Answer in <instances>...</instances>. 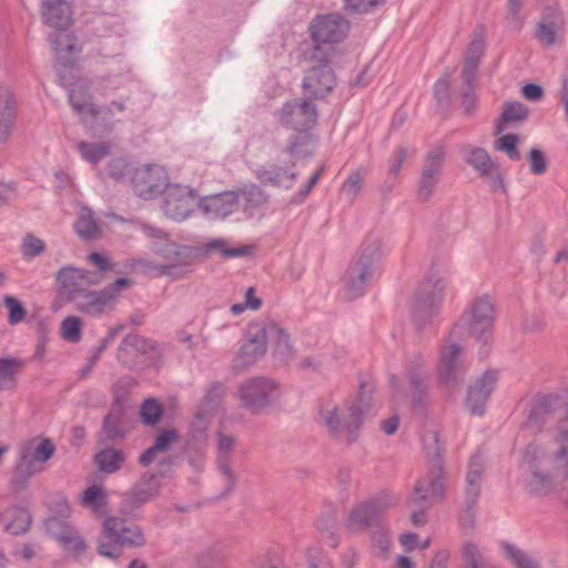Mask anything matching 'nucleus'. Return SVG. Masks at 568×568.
I'll list each match as a JSON object with an SVG mask.
<instances>
[{
    "mask_svg": "<svg viewBox=\"0 0 568 568\" xmlns=\"http://www.w3.org/2000/svg\"><path fill=\"white\" fill-rule=\"evenodd\" d=\"M109 534V530L103 529V535L98 541L97 551L103 557L115 559L121 556L122 547L118 540L111 538Z\"/></svg>",
    "mask_w": 568,
    "mask_h": 568,
    "instance_id": "52",
    "label": "nucleus"
},
{
    "mask_svg": "<svg viewBox=\"0 0 568 568\" xmlns=\"http://www.w3.org/2000/svg\"><path fill=\"white\" fill-rule=\"evenodd\" d=\"M226 240L215 239L205 244V250L207 252L219 251L224 258L243 257L250 255L252 252V246L250 245H241L232 248L226 247Z\"/></svg>",
    "mask_w": 568,
    "mask_h": 568,
    "instance_id": "46",
    "label": "nucleus"
},
{
    "mask_svg": "<svg viewBox=\"0 0 568 568\" xmlns=\"http://www.w3.org/2000/svg\"><path fill=\"white\" fill-rule=\"evenodd\" d=\"M265 328L266 344L268 341L274 343V356L281 362H288L293 356V346L288 334L281 328L274 321L261 322Z\"/></svg>",
    "mask_w": 568,
    "mask_h": 568,
    "instance_id": "29",
    "label": "nucleus"
},
{
    "mask_svg": "<svg viewBox=\"0 0 568 568\" xmlns=\"http://www.w3.org/2000/svg\"><path fill=\"white\" fill-rule=\"evenodd\" d=\"M317 108L306 97L303 100L293 99L284 103L278 112L281 124L296 132L312 130L317 124Z\"/></svg>",
    "mask_w": 568,
    "mask_h": 568,
    "instance_id": "12",
    "label": "nucleus"
},
{
    "mask_svg": "<svg viewBox=\"0 0 568 568\" xmlns=\"http://www.w3.org/2000/svg\"><path fill=\"white\" fill-rule=\"evenodd\" d=\"M3 303L9 310V324L16 325L24 320L27 311L20 301L13 296L6 295L3 297Z\"/></svg>",
    "mask_w": 568,
    "mask_h": 568,
    "instance_id": "58",
    "label": "nucleus"
},
{
    "mask_svg": "<svg viewBox=\"0 0 568 568\" xmlns=\"http://www.w3.org/2000/svg\"><path fill=\"white\" fill-rule=\"evenodd\" d=\"M497 372L486 371L473 385L469 386L466 406L471 415L481 416L486 410V402L495 388Z\"/></svg>",
    "mask_w": 568,
    "mask_h": 568,
    "instance_id": "25",
    "label": "nucleus"
},
{
    "mask_svg": "<svg viewBox=\"0 0 568 568\" xmlns=\"http://www.w3.org/2000/svg\"><path fill=\"white\" fill-rule=\"evenodd\" d=\"M74 230L83 240H92L99 235L100 229L90 209L84 207L81 210L80 216L74 223Z\"/></svg>",
    "mask_w": 568,
    "mask_h": 568,
    "instance_id": "44",
    "label": "nucleus"
},
{
    "mask_svg": "<svg viewBox=\"0 0 568 568\" xmlns=\"http://www.w3.org/2000/svg\"><path fill=\"white\" fill-rule=\"evenodd\" d=\"M131 184L139 197L150 200L162 193L168 185V175L162 166L146 164L134 170Z\"/></svg>",
    "mask_w": 568,
    "mask_h": 568,
    "instance_id": "15",
    "label": "nucleus"
},
{
    "mask_svg": "<svg viewBox=\"0 0 568 568\" xmlns=\"http://www.w3.org/2000/svg\"><path fill=\"white\" fill-rule=\"evenodd\" d=\"M148 354L161 355L160 345L146 337L129 334L118 347V362L129 369H135L141 364L140 357Z\"/></svg>",
    "mask_w": 568,
    "mask_h": 568,
    "instance_id": "19",
    "label": "nucleus"
},
{
    "mask_svg": "<svg viewBox=\"0 0 568 568\" xmlns=\"http://www.w3.org/2000/svg\"><path fill=\"white\" fill-rule=\"evenodd\" d=\"M465 160L481 176L490 175L495 169L490 155L483 148H470Z\"/></svg>",
    "mask_w": 568,
    "mask_h": 568,
    "instance_id": "42",
    "label": "nucleus"
},
{
    "mask_svg": "<svg viewBox=\"0 0 568 568\" xmlns=\"http://www.w3.org/2000/svg\"><path fill=\"white\" fill-rule=\"evenodd\" d=\"M241 192L246 204L254 209L261 207L268 201V194L256 184L244 186Z\"/></svg>",
    "mask_w": 568,
    "mask_h": 568,
    "instance_id": "54",
    "label": "nucleus"
},
{
    "mask_svg": "<svg viewBox=\"0 0 568 568\" xmlns=\"http://www.w3.org/2000/svg\"><path fill=\"white\" fill-rule=\"evenodd\" d=\"M519 138L517 134L508 133L495 141V149L505 152L513 161L520 160V152L517 149Z\"/></svg>",
    "mask_w": 568,
    "mask_h": 568,
    "instance_id": "53",
    "label": "nucleus"
},
{
    "mask_svg": "<svg viewBox=\"0 0 568 568\" xmlns=\"http://www.w3.org/2000/svg\"><path fill=\"white\" fill-rule=\"evenodd\" d=\"M363 180V174L358 170L351 172L342 185V192L348 196L351 201H354L362 189Z\"/></svg>",
    "mask_w": 568,
    "mask_h": 568,
    "instance_id": "61",
    "label": "nucleus"
},
{
    "mask_svg": "<svg viewBox=\"0 0 568 568\" xmlns=\"http://www.w3.org/2000/svg\"><path fill=\"white\" fill-rule=\"evenodd\" d=\"M485 469V456L480 450H477L469 458L468 470L466 474L465 496L469 497L470 504L478 501Z\"/></svg>",
    "mask_w": 568,
    "mask_h": 568,
    "instance_id": "28",
    "label": "nucleus"
},
{
    "mask_svg": "<svg viewBox=\"0 0 568 568\" xmlns=\"http://www.w3.org/2000/svg\"><path fill=\"white\" fill-rule=\"evenodd\" d=\"M556 420L552 436L558 432L562 422L568 423V402L556 395H544L534 399L530 413L524 427L532 435L539 434L545 425Z\"/></svg>",
    "mask_w": 568,
    "mask_h": 568,
    "instance_id": "10",
    "label": "nucleus"
},
{
    "mask_svg": "<svg viewBox=\"0 0 568 568\" xmlns=\"http://www.w3.org/2000/svg\"><path fill=\"white\" fill-rule=\"evenodd\" d=\"M495 322V308L489 296L484 295L475 298L453 327L449 339L471 336L486 347L491 339ZM488 349L481 348L480 356L486 357Z\"/></svg>",
    "mask_w": 568,
    "mask_h": 568,
    "instance_id": "4",
    "label": "nucleus"
},
{
    "mask_svg": "<svg viewBox=\"0 0 568 568\" xmlns=\"http://www.w3.org/2000/svg\"><path fill=\"white\" fill-rule=\"evenodd\" d=\"M334 47L314 44L303 52V59L310 63L304 71L302 90L310 100H321L327 97L336 84V77L331 67Z\"/></svg>",
    "mask_w": 568,
    "mask_h": 568,
    "instance_id": "3",
    "label": "nucleus"
},
{
    "mask_svg": "<svg viewBox=\"0 0 568 568\" xmlns=\"http://www.w3.org/2000/svg\"><path fill=\"white\" fill-rule=\"evenodd\" d=\"M72 303L79 312L89 316H101L114 308L103 288L100 291L87 290L82 294L73 296Z\"/></svg>",
    "mask_w": 568,
    "mask_h": 568,
    "instance_id": "27",
    "label": "nucleus"
},
{
    "mask_svg": "<svg viewBox=\"0 0 568 568\" xmlns=\"http://www.w3.org/2000/svg\"><path fill=\"white\" fill-rule=\"evenodd\" d=\"M501 548L506 559L511 562L514 568H540L539 562L532 556L517 546L503 542Z\"/></svg>",
    "mask_w": 568,
    "mask_h": 568,
    "instance_id": "41",
    "label": "nucleus"
},
{
    "mask_svg": "<svg viewBox=\"0 0 568 568\" xmlns=\"http://www.w3.org/2000/svg\"><path fill=\"white\" fill-rule=\"evenodd\" d=\"M399 503L392 490L383 489L356 504L347 516V527L366 530L382 528L386 513Z\"/></svg>",
    "mask_w": 568,
    "mask_h": 568,
    "instance_id": "7",
    "label": "nucleus"
},
{
    "mask_svg": "<svg viewBox=\"0 0 568 568\" xmlns=\"http://www.w3.org/2000/svg\"><path fill=\"white\" fill-rule=\"evenodd\" d=\"M55 278L60 284V294L69 302H72L73 296L85 292L89 286L101 282L99 273L73 266L61 267Z\"/></svg>",
    "mask_w": 568,
    "mask_h": 568,
    "instance_id": "14",
    "label": "nucleus"
},
{
    "mask_svg": "<svg viewBox=\"0 0 568 568\" xmlns=\"http://www.w3.org/2000/svg\"><path fill=\"white\" fill-rule=\"evenodd\" d=\"M235 438L222 432L217 433L216 468L225 481L224 490L217 498L230 495L236 485V476L231 468V456L234 450Z\"/></svg>",
    "mask_w": 568,
    "mask_h": 568,
    "instance_id": "23",
    "label": "nucleus"
},
{
    "mask_svg": "<svg viewBox=\"0 0 568 568\" xmlns=\"http://www.w3.org/2000/svg\"><path fill=\"white\" fill-rule=\"evenodd\" d=\"M126 460L124 450L115 447H109L99 450L94 455V464L99 471L103 474H114L119 471Z\"/></svg>",
    "mask_w": 568,
    "mask_h": 568,
    "instance_id": "32",
    "label": "nucleus"
},
{
    "mask_svg": "<svg viewBox=\"0 0 568 568\" xmlns=\"http://www.w3.org/2000/svg\"><path fill=\"white\" fill-rule=\"evenodd\" d=\"M42 17L49 27L64 30L71 22V10L64 0H42Z\"/></svg>",
    "mask_w": 568,
    "mask_h": 568,
    "instance_id": "30",
    "label": "nucleus"
},
{
    "mask_svg": "<svg viewBox=\"0 0 568 568\" xmlns=\"http://www.w3.org/2000/svg\"><path fill=\"white\" fill-rule=\"evenodd\" d=\"M16 123V101L9 90L0 93V143L7 142Z\"/></svg>",
    "mask_w": 568,
    "mask_h": 568,
    "instance_id": "33",
    "label": "nucleus"
},
{
    "mask_svg": "<svg viewBox=\"0 0 568 568\" xmlns=\"http://www.w3.org/2000/svg\"><path fill=\"white\" fill-rule=\"evenodd\" d=\"M239 205V194L234 191H226L209 195L200 202V209L210 219H224L232 214Z\"/></svg>",
    "mask_w": 568,
    "mask_h": 568,
    "instance_id": "26",
    "label": "nucleus"
},
{
    "mask_svg": "<svg viewBox=\"0 0 568 568\" xmlns=\"http://www.w3.org/2000/svg\"><path fill=\"white\" fill-rule=\"evenodd\" d=\"M241 406L251 414H262L280 398L278 383L265 376L244 381L237 389Z\"/></svg>",
    "mask_w": 568,
    "mask_h": 568,
    "instance_id": "9",
    "label": "nucleus"
},
{
    "mask_svg": "<svg viewBox=\"0 0 568 568\" xmlns=\"http://www.w3.org/2000/svg\"><path fill=\"white\" fill-rule=\"evenodd\" d=\"M561 27L552 22H539L536 29V37L542 44L551 47L556 43L557 34L561 31Z\"/></svg>",
    "mask_w": 568,
    "mask_h": 568,
    "instance_id": "55",
    "label": "nucleus"
},
{
    "mask_svg": "<svg viewBox=\"0 0 568 568\" xmlns=\"http://www.w3.org/2000/svg\"><path fill=\"white\" fill-rule=\"evenodd\" d=\"M154 252L164 260V263L154 266L158 276L179 278L187 272L191 260L190 247L170 242L158 246Z\"/></svg>",
    "mask_w": 568,
    "mask_h": 568,
    "instance_id": "18",
    "label": "nucleus"
},
{
    "mask_svg": "<svg viewBox=\"0 0 568 568\" xmlns=\"http://www.w3.org/2000/svg\"><path fill=\"white\" fill-rule=\"evenodd\" d=\"M445 159L446 146L444 144H438L432 148L424 159L420 173L439 181L443 173Z\"/></svg>",
    "mask_w": 568,
    "mask_h": 568,
    "instance_id": "37",
    "label": "nucleus"
},
{
    "mask_svg": "<svg viewBox=\"0 0 568 568\" xmlns=\"http://www.w3.org/2000/svg\"><path fill=\"white\" fill-rule=\"evenodd\" d=\"M0 523H4V531L18 536L29 530L31 517L24 508L11 507L0 514Z\"/></svg>",
    "mask_w": 568,
    "mask_h": 568,
    "instance_id": "34",
    "label": "nucleus"
},
{
    "mask_svg": "<svg viewBox=\"0 0 568 568\" xmlns=\"http://www.w3.org/2000/svg\"><path fill=\"white\" fill-rule=\"evenodd\" d=\"M55 452V446L49 438H41L32 440L28 446L23 447L20 455L23 459L31 462L32 465L38 466L39 463H45L52 458Z\"/></svg>",
    "mask_w": 568,
    "mask_h": 568,
    "instance_id": "35",
    "label": "nucleus"
},
{
    "mask_svg": "<svg viewBox=\"0 0 568 568\" xmlns=\"http://www.w3.org/2000/svg\"><path fill=\"white\" fill-rule=\"evenodd\" d=\"M267 349L265 328L261 322L251 323L246 331V341L234 359L236 368H246L255 364Z\"/></svg>",
    "mask_w": 568,
    "mask_h": 568,
    "instance_id": "20",
    "label": "nucleus"
},
{
    "mask_svg": "<svg viewBox=\"0 0 568 568\" xmlns=\"http://www.w3.org/2000/svg\"><path fill=\"white\" fill-rule=\"evenodd\" d=\"M446 283L436 275L420 283L413 303L412 316L417 329H422L439 312L444 301Z\"/></svg>",
    "mask_w": 568,
    "mask_h": 568,
    "instance_id": "8",
    "label": "nucleus"
},
{
    "mask_svg": "<svg viewBox=\"0 0 568 568\" xmlns=\"http://www.w3.org/2000/svg\"><path fill=\"white\" fill-rule=\"evenodd\" d=\"M21 366L17 358H0V389L14 385L16 374Z\"/></svg>",
    "mask_w": 568,
    "mask_h": 568,
    "instance_id": "51",
    "label": "nucleus"
},
{
    "mask_svg": "<svg viewBox=\"0 0 568 568\" xmlns=\"http://www.w3.org/2000/svg\"><path fill=\"white\" fill-rule=\"evenodd\" d=\"M374 387L368 382H359L356 399L348 406L346 416L339 414L336 405L322 406L320 420L327 428L329 435L347 444L358 438L359 429L367 416L374 414Z\"/></svg>",
    "mask_w": 568,
    "mask_h": 568,
    "instance_id": "2",
    "label": "nucleus"
},
{
    "mask_svg": "<svg viewBox=\"0 0 568 568\" xmlns=\"http://www.w3.org/2000/svg\"><path fill=\"white\" fill-rule=\"evenodd\" d=\"M161 194L162 210L168 217L182 221L193 211L195 193L189 186L168 183Z\"/></svg>",
    "mask_w": 568,
    "mask_h": 568,
    "instance_id": "16",
    "label": "nucleus"
},
{
    "mask_svg": "<svg viewBox=\"0 0 568 568\" xmlns=\"http://www.w3.org/2000/svg\"><path fill=\"white\" fill-rule=\"evenodd\" d=\"M452 77L453 72L445 70L440 78L434 84V98L437 101L438 106L447 110L452 104Z\"/></svg>",
    "mask_w": 568,
    "mask_h": 568,
    "instance_id": "45",
    "label": "nucleus"
},
{
    "mask_svg": "<svg viewBox=\"0 0 568 568\" xmlns=\"http://www.w3.org/2000/svg\"><path fill=\"white\" fill-rule=\"evenodd\" d=\"M423 445L425 454L428 458L429 469L438 466L442 471H445L444 467V444L440 443L439 435L437 432H427L423 436Z\"/></svg>",
    "mask_w": 568,
    "mask_h": 568,
    "instance_id": "38",
    "label": "nucleus"
},
{
    "mask_svg": "<svg viewBox=\"0 0 568 568\" xmlns=\"http://www.w3.org/2000/svg\"><path fill=\"white\" fill-rule=\"evenodd\" d=\"M554 448L549 458L554 473L535 470L527 483L530 495L545 497L557 494L568 508V423L562 422L552 436Z\"/></svg>",
    "mask_w": 568,
    "mask_h": 568,
    "instance_id": "1",
    "label": "nucleus"
},
{
    "mask_svg": "<svg viewBox=\"0 0 568 568\" xmlns=\"http://www.w3.org/2000/svg\"><path fill=\"white\" fill-rule=\"evenodd\" d=\"M527 160L529 162L530 172L535 175H542L548 169V161L545 153L537 148H532L527 153Z\"/></svg>",
    "mask_w": 568,
    "mask_h": 568,
    "instance_id": "59",
    "label": "nucleus"
},
{
    "mask_svg": "<svg viewBox=\"0 0 568 568\" xmlns=\"http://www.w3.org/2000/svg\"><path fill=\"white\" fill-rule=\"evenodd\" d=\"M78 150L83 159L92 164L99 163L102 159L110 154V145L108 143H88L81 141L78 143Z\"/></svg>",
    "mask_w": 568,
    "mask_h": 568,
    "instance_id": "47",
    "label": "nucleus"
},
{
    "mask_svg": "<svg viewBox=\"0 0 568 568\" xmlns=\"http://www.w3.org/2000/svg\"><path fill=\"white\" fill-rule=\"evenodd\" d=\"M528 114L529 110L523 103L518 101L506 102L504 111L496 120L495 133L500 134L510 123L525 122Z\"/></svg>",
    "mask_w": 568,
    "mask_h": 568,
    "instance_id": "36",
    "label": "nucleus"
},
{
    "mask_svg": "<svg viewBox=\"0 0 568 568\" xmlns=\"http://www.w3.org/2000/svg\"><path fill=\"white\" fill-rule=\"evenodd\" d=\"M382 255V241L378 237L368 236L362 243L357 260L351 264L347 271L346 288L352 298L364 294Z\"/></svg>",
    "mask_w": 568,
    "mask_h": 568,
    "instance_id": "6",
    "label": "nucleus"
},
{
    "mask_svg": "<svg viewBox=\"0 0 568 568\" xmlns=\"http://www.w3.org/2000/svg\"><path fill=\"white\" fill-rule=\"evenodd\" d=\"M59 544L65 551L73 552L77 556L83 554L87 549V544L77 529L69 534L68 537Z\"/></svg>",
    "mask_w": 568,
    "mask_h": 568,
    "instance_id": "63",
    "label": "nucleus"
},
{
    "mask_svg": "<svg viewBox=\"0 0 568 568\" xmlns=\"http://www.w3.org/2000/svg\"><path fill=\"white\" fill-rule=\"evenodd\" d=\"M69 101H70V104L72 106V109L77 112V113H82L83 111H87L92 118L94 119H98V118H109L113 114V111H112V106L111 104L110 105H97V104H83V103H80V102H77L74 100V95L73 93H71L69 95Z\"/></svg>",
    "mask_w": 568,
    "mask_h": 568,
    "instance_id": "50",
    "label": "nucleus"
},
{
    "mask_svg": "<svg viewBox=\"0 0 568 568\" xmlns=\"http://www.w3.org/2000/svg\"><path fill=\"white\" fill-rule=\"evenodd\" d=\"M261 184L275 187L291 189L297 180V173L288 168L273 164L270 168L261 166L255 172Z\"/></svg>",
    "mask_w": 568,
    "mask_h": 568,
    "instance_id": "31",
    "label": "nucleus"
},
{
    "mask_svg": "<svg viewBox=\"0 0 568 568\" xmlns=\"http://www.w3.org/2000/svg\"><path fill=\"white\" fill-rule=\"evenodd\" d=\"M179 437L180 435L178 430L174 428L161 430L156 435L153 446L159 452H166L169 450L171 444L176 443L179 440Z\"/></svg>",
    "mask_w": 568,
    "mask_h": 568,
    "instance_id": "64",
    "label": "nucleus"
},
{
    "mask_svg": "<svg viewBox=\"0 0 568 568\" xmlns=\"http://www.w3.org/2000/svg\"><path fill=\"white\" fill-rule=\"evenodd\" d=\"M82 321L77 316H68L61 324L62 337L70 343H77L81 338Z\"/></svg>",
    "mask_w": 568,
    "mask_h": 568,
    "instance_id": "57",
    "label": "nucleus"
},
{
    "mask_svg": "<svg viewBox=\"0 0 568 568\" xmlns=\"http://www.w3.org/2000/svg\"><path fill=\"white\" fill-rule=\"evenodd\" d=\"M349 23L337 13L317 16L310 26V33L315 44L333 47L346 38Z\"/></svg>",
    "mask_w": 568,
    "mask_h": 568,
    "instance_id": "13",
    "label": "nucleus"
},
{
    "mask_svg": "<svg viewBox=\"0 0 568 568\" xmlns=\"http://www.w3.org/2000/svg\"><path fill=\"white\" fill-rule=\"evenodd\" d=\"M44 250H45V244L41 239L34 236L31 233H28L23 237L22 244H21V253L24 258L31 260V258L42 254L44 252Z\"/></svg>",
    "mask_w": 568,
    "mask_h": 568,
    "instance_id": "56",
    "label": "nucleus"
},
{
    "mask_svg": "<svg viewBox=\"0 0 568 568\" xmlns=\"http://www.w3.org/2000/svg\"><path fill=\"white\" fill-rule=\"evenodd\" d=\"M128 432L124 407L120 403H113L102 420V427L97 437L98 443L109 445L121 442L126 437Z\"/></svg>",
    "mask_w": 568,
    "mask_h": 568,
    "instance_id": "24",
    "label": "nucleus"
},
{
    "mask_svg": "<svg viewBox=\"0 0 568 568\" xmlns=\"http://www.w3.org/2000/svg\"><path fill=\"white\" fill-rule=\"evenodd\" d=\"M463 557L466 561V568H500L498 565L488 560L480 548L473 541H466L464 544Z\"/></svg>",
    "mask_w": 568,
    "mask_h": 568,
    "instance_id": "43",
    "label": "nucleus"
},
{
    "mask_svg": "<svg viewBox=\"0 0 568 568\" xmlns=\"http://www.w3.org/2000/svg\"><path fill=\"white\" fill-rule=\"evenodd\" d=\"M103 528L110 531L109 536L118 540L122 549L143 547L146 542L142 528L124 518L108 517L103 521Z\"/></svg>",
    "mask_w": 568,
    "mask_h": 568,
    "instance_id": "21",
    "label": "nucleus"
},
{
    "mask_svg": "<svg viewBox=\"0 0 568 568\" xmlns=\"http://www.w3.org/2000/svg\"><path fill=\"white\" fill-rule=\"evenodd\" d=\"M47 534L57 541H63L75 528L67 518L52 516L44 521Z\"/></svg>",
    "mask_w": 568,
    "mask_h": 568,
    "instance_id": "48",
    "label": "nucleus"
},
{
    "mask_svg": "<svg viewBox=\"0 0 568 568\" xmlns=\"http://www.w3.org/2000/svg\"><path fill=\"white\" fill-rule=\"evenodd\" d=\"M224 394V385L221 382H215L207 389L206 394L203 396L201 402V408L195 414L194 419L192 422V437L202 443L206 438V426L209 420V415H211L216 407Z\"/></svg>",
    "mask_w": 568,
    "mask_h": 568,
    "instance_id": "22",
    "label": "nucleus"
},
{
    "mask_svg": "<svg viewBox=\"0 0 568 568\" xmlns=\"http://www.w3.org/2000/svg\"><path fill=\"white\" fill-rule=\"evenodd\" d=\"M384 3L385 0H344V8L348 13H367Z\"/></svg>",
    "mask_w": 568,
    "mask_h": 568,
    "instance_id": "60",
    "label": "nucleus"
},
{
    "mask_svg": "<svg viewBox=\"0 0 568 568\" xmlns=\"http://www.w3.org/2000/svg\"><path fill=\"white\" fill-rule=\"evenodd\" d=\"M439 181L426 176L420 173L419 180L417 183V196L418 200L422 202H427L433 196L436 186L438 185Z\"/></svg>",
    "mask_w": 568,
    "mask_h": 568,
    "instance_id": "62",
    "label": "nucleus"
},
{
    "mask_svg": "<svg viewBox=\"0 0 568 568\" xmlns=\"http://www.w3.org/2000/svg\"><path fill=\"white\" fill-rule=\"evenodd\" d=\"M446 481V471H442L438 466L428 469L425 476L416 480L413 491L405 500L414 526L423 527L427 524V511L437 500L445 498Z\"/></svg>",
    "mask_w": 568,
    "mask_h": 568,
    "instance_id": "5",
    "label": "nucleus"
},
{
    "mask_svg": "<svg viewBox=\"0 0 568 568\" xmlns=\"http://www.w3.org/2000/svg\"><path fill=\"white\" fill-rule=\"evenodd\" d=\"M314 135L310 131H300L288 139L286 152L291 156L306 158L313 153Z\"/></svg>",
    "mask_w": 568,
    "mask_h": 568,
    "instance_id": "39",
    "label": "nucleus"
},
{
    "mask_svg": "<svg viewBox=\"0 0 568 568\" xmlns=\"http://www.w3.org/2000/svg\"><path fill=\"white\" fill-rule=\"evenodd\" d=\"M429 372L422 354H414L408 359L407 379L414 409H423L429 395Z\"/></svg>",
    "mask_w": 568,
    "mask_h": 568,
    "instance_id": "17",
    "label": "nucleus"
},
{
    "mask_svg": "<svg viewBox=\"0 0 568 568\" xmlns=\"http://www.w3.org/2000/svg\"><path fill=\"white\" fill-rule=\"evenodd\" d=\"M140 415L144 425L154 426L163 415V407L156 399L148 398L141 405Z\"/></svg>",
    "mask_w": 568,
    "mask_h": 568,
    "instance_id": "49",
    "label": "nucleus"
},
{
    "mask_svg": "<svg viewBox=\"0 0 568 568\" xmlns=\"http://www.w3.org/2000/svg\"><path fill=\"white\" fill-rule=\"evenodd\" d=\"M41 470V467L32 465L31 462L23 459L20 455L19 462L14 466L12 478L10 480L12 490L19 493L24 489L29 479Z\"/></svg>",
    "mask_w": 568,
    "mask_h": 568,
    "instance_id": "40",
    "label": "nucleus"
},
{
    "mask_svg": "<svg viewBox=\"0 0 568 568\" xmlns=\"http://www.w3.org/2000/svg\"><path fill=\"white\" fill-rule=\"evenodd\" d=\"M463 346L450 343L440 348L437 365L438 381L448 389H456L465 379L467 367L462 359Z\"/></svg>",
    "mask_w": 568,
    "mask_h": 568,
    "instance_id": "11",
    "label": "nucleus"
}]
</instances>
